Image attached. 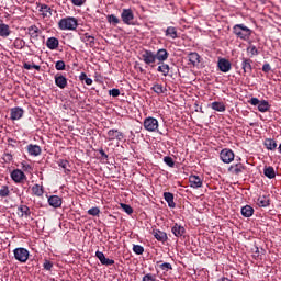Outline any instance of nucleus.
<instances>
[{
	"label": "nucleus",
	"mask_w": 281,
	"mask_h": 281,
	"mask_svg": "<svg viewBox=\"0 0 281 281\" xmlns=\"http://www.w3.org/2000/svg\"><path fill=\"white\" fill-rule=\"evenodd\" d=\"M233 34L238 38L239 41H250L251 34H254V30L249 29V26L245 24H235L233 26Z\"/></svg>",
	"instance_id": "1"
},
{
	"label": "nucleus",
	"mask_w": 281,
	"mask_h": 281,
	"mask_svg": "<svg viewBox=\"0 0 281 281\" xmlns=\"http://www.w3.org/2000/svg\"><path fill=\"white\" fill-rule=\"evenodd\" d=\"M77 27H78V19L74 16L63 18L58 22V30H61V31L74 32V30H77Z\"/></svg>",
	"instance_id": "2"
},
{
	"label": "nucleus",
	"mask_w": 281,
	"mask_h": 281,
	"mask_svg": "<svg viewBox=\"0 0 281 281\" xmlns=\"http://www.w3.org/2000/svg\"><path fill=\"white\" fill-rule=\"evenodd\" d=\"M251 106H258L260 113H267L271 110V104L267 100H259L258 98H251L249 101Z\"/></svg>",
	"instance_id": "3"
},
{
	"label": "nucleus",
	"mask_w": 281,
	"mask_h": 281,
	"mask_svg": "<svg viewBox=\"0 0 281 281\" xmlns=\"http://www.w3.org/2000/svg\"><path fill=\"white\" fill-rule=\"evenodd\" d=\"M139 60H143V63H145V65H148L149 67H155V63H157L155 58V53L148 49H145L140 53Z\"/></svg>",
	"instance_id": "4"
},
{
	"label": "nucleus",
	"mask_w": 281,
	"mask_h": 281,
	"mask_svg": "<svg viewBox=\"0 0 281 281\" xmlns=\"http://www.w3.org/2000/svg\"><path fill=\"white\" fill-rule=\"evenodd\" d=\"M228 172L234 177H240V175H245V172H247V166L243 162L233 164L228 167Z\"/></svg>",
	"instance_id": "5"
},
{
	"label": "nucleus",
	"mask_w": 281,
	"mask_h": 281,
	"mask_svg": "<svg viewBox=\"0 0 281 281\" xmlns=\"http://www.w3.org/2000/svg\"><path fill=\"white\" fill-rule=\"evenodd\" d=\"M13 256L18 262H27L30 260V250L25 248H15L13 250Z\"/></svg>",
	"instance_id": "6"
},
{
	"label": "nucleus",
	"mask_w": 281,
	"mask_h": 281,
	"mask_svg": "<svg viewBox=\"0 0 281 281\" xmlns=\"http://www.w3.org/2000/svg\"><path fill=\"white\" fill-rule=\"evenodd\" d=\"M121 19L125 25H135V14L132 9H123Z\"/></svg>",
	"instance_id": "7"
},
{
	"label": "nucleus",
	"mask_w": 281,
	"mask_h": 281,
	"mask_svg": "<svg viewBox=\"0 0 281 281\" xmlns=\"http://www.w3.org/2000/svg\"><path fill=\"white\" fill-rule=\"evenodd\" d=\"M144 128L145 131H148L149 133H155L157 128H159V121L157 119L149 116L144 120Z\"/></svg>",
	"instance_id": "8"
},
{
	"label": "nucleus",
	"mask_w": 281,
	"mask_h": 281,
	"mask_svg": "<svg viewBox=\"0 0 281 281\" xmlns=\"http://www.w3.org/2000/svg\"><path fill=\"white\" fill-rule=\"evenodd\" d=\"M254 64V60L247 58V57H241V69L244 76H251L254 72V67L251 66Z\"/></svg>",
	"instance_id": "9"
},
{
	"label": "nucleus",
	"mask_w": 281,
	"mask_h": 281,
	"mask_svg": "<svg viewBox=\"0 0 281 281\" xmlns=\"http://www.w3.org/2000/svg\"><path fill=\"white\" fill-rule=\"evenodd\" d=\"M11 179L14 183H24V181H27V176L21 169H14L11 172Z\"/></svg>",
	"instance_id": "10"
},
{
	"label": "nucleus",
	"mask_w": 281,
	"mask_h": 281,
	"mask_svg": "<svg viewBox=\"0 0 281 281\" xmlns=\"http://www.w3.org/2000/svg\"><path fill=\"white\" fill-rule=\"evenodd\" d=\"M37 8L38 9V12L41 13L42 15V19H52V15H53V9H50L49 5L45 4V3H37Z\"/></svg>",
	"instance_id": "11"
},
{
	"label": "nucleus",
	"mask_w": 281,
	"mask_h": 281,
	"mask_svg": "<svg viewBox=\"0 0 281 281\" xmlns=\"http://www.w3.org/2000/svg\"><path fill=\"white\" fill-rule=\"evenodd\" d=\"M220 157L223 161V164H232V161H234V151L232 149H223L221 153H220Z\"/></svg>",
	"instance_id": "12"
},
{
	"label": "nucleus",
	"mask_w": 281,
	"mask_h": 281,
	"mask_svg": "<svg viewBox=\"0 0 281 281\" xmlns=\"http://www.w3.org/2000/svg\"><path fill=\"white\" fill-rule=\"evenodd\" d=\"M217 67L222 74H228V71H232V63L225 58L218 59Z\"/></svg>",
	"instance_id": "13"
},
{
	"label": "nucleus",
	"mask_w": 281,
	"mask_h": 281,
	"mask_svg": "<svg viewBox=\"0 0 281 281\" xmlns=\"http://www.w3.org/2000/svg\"><path fill=\"white\" fill-rule=\"evenodd\" d=\"M81 43H85L87 47H95V37L93 35H90L89 33H83L80 36Z\"/></svg>",
	"instance_id": "14"
},
{
	"label": "nucleus",
	"mask_w": 281,
	"mask_h": 281,
	"mask_svg": "<svg viewBox=\"0 0 281 281\" xmlns=\"http://www.w3.org/2000/svg\"><path fill=\"white\" fill-rule=\"evenodd\" d=\"M154 56L158 63H166L170 56V53H168L166 48H160L154 53Z\"/></svg>",
	"instance_id": "15"
},
{
	"label": "nucleus",
	"mask_w": 281,
	"mask_h": 281,
	"mask_svg": "<svg viewBox=\"0 0 281 281\" xmlns=\"http://www.w3.org/2000/svg\"><path fill=\"white\" fill-rule=\"evenodd\" d=\"M255 203L258 207H269L271 205V195H259Z\"/></svg>",
	"instance_id": "16"
},
{
	"label": "nucleus",
	"mask_w": 281,
	"mask_h": 281,
	"mask_svg": "<svg viewBox=\"0 0 281 281\" xmlns=\"http://www.w3.org/2000/svg\"><path fill=\"white\" fill-rule=\"evenodd\" d=\"M108 139L109 142H114V139L122 142V139H124V133L120 132L119 130H110L108 132Z\"/></svg>",
	"instance_id": "17"
},
{
	"label": "nucleus",
	"mask_w": 281,
	"mask_h": 281,
	"mask_svg": "<svg viewBox=\"0 0 281 281\" xmlns=\"http://www.w3.org/2000/svg\"><path fill=\"white\" fill-rule=\"evenodd\" d=\"M95 257L98 260H100L101 265H105V267H111L112 265H115V260L109 259L104 256V252L98 250L95 252Z\"/></svg>",
	"instance_id": "18"
},
{
	"label": "nucleus",
	"mask_w": 281,
	"mask_h": 281,
	"mask_svg": "<svg viewBox=\"0 0 281 281\" xmlns=\"http://www.w3.org/2000/svg\"><path fill=\"white\" fill-rule=\"evenodd\" d=\"M189 183H190V187L194 189L203 188V178L191 175L189 177Z\"/></svg>",
	"instance_id": "19"
},
{
	"label": "nucleus",
	"mask_w": 281,
	"mask_h": 281,
	"mask_svg": "<svg viewBox=\"0 0 281 281\" xmlns=\"http://www.w3.org/2000/svg\"><path fill=\"white\" fill-rule=\"evenodd\" d=\"M55 85L59 89H66L67 88V77H65L60 72L56 74L55 75Z\"/></svg>",
	"instance_id": "20"
},
{
	"label": "nucleus",
	"mask_w": 281,
	"mask_h": 281,
	"mask_svg": "<svg viewBox=\"0 0 281 281\" xmlns=\"http://www.w3.org/2000/svg\"><path fill=\"white\" fill-rule=\"evenodd\" d=\"M171 232L176 238H181L186 235V227L179 225L178 223L173 224Z\"/></svg>",
	"instance_id": "21"
},
{
	"label": "nucleus",
	"mask_w": 281,
	"mask_h": 281,
	"mask_svg": "<svg viewBox=\"0 0 281 281\" xmlns=\"http://www.w3.org/2000/svg\"><path fill=\"white\" fill-rule=\"evenodd\" d=\"M26 150H27L29 155H31V157H38V155H41V153H43V149H41V146L34 145V144H29L26 146Z\"/></svg>",
	"instance_id": "22"
},
{
	"label": "nucleus",
	"mask_w": 281,
	"mask_h": 281,
	"mask_svg": "<svg viewBox=\"0 0 281 281\" xmlns=\"http://www.w3.org/2000/svg\"><path fill=\"white\" fill-rule=\"evenodd\" d=\"M48 204L50 205V207L58 209L63 205V198L58 195H50L48 198Z\"/></svg>",
	"instance_id": "23"
},
{
	"label": "nucleus",
	"mask_w": 281,
	"mask_h": 281,
	"mask_svg": "<svg viewBox=\"0 0 281 281\" xmlns=\"http://www.w3.org/2000/svg\"><path fill=\"white\" fill-rule=\"evenodd\" d=\"M158 65V68H157V71L158 74H161V76H169L170 75V65L164 63V61H160V63H157Z\"/></svg>",
	"instance_id": "24"
},
{
	"label": "nucleus",
	"mask_w": 281,
	"mask_h": 281,
	"mask_svg": "<svg viewBox=\"0 0 281 281\" xmlns=\"http://www.w3.org/2000/svg\"><path fill=\"white\" fill-rule=\"evenodd\" d=\"M29 36L33 41H38V34H41V29L36 25H31L27 27Z\"/></svg>",
	"instance_id": "25"
},
{
	"label": "nucleus",
	"mask_w": 281,
	"mask_h": 281,
	"mask_svg": "<svg viewBox=\"0 0 281 281\" xmlns=\"http://www.w3.org/2000/svg\"><path fill=\"white\" fill-rule=\"evenodd\" d=\"M263 146L267 148V150L276 151L278 150V143L273 138H266L263 140Z\"/></svg>",
	"instance_id": "26"
},
{
	"label": "nucleus",
	"mask_w": 281,
	"mask_h": 281,
	"mask_svg": "<svg viewBox=\"0 0 281 281\" xmlns=\"http://www.w3.org/2000/svg\"><path fill=\"white\" fill-rule=\"evenodd\" d=\"M153 236L159 243H166V240H168V234H166V232L164 231H159V229L153 231Z\"/></svg>",
	"instance_id": "27"
},
{
	"label": "nucleus",
	"mask_w": 281,
	"mask_h": 281,
	"mask_svg": "<svg viewBox=\"0 0 281 281\" xmlns=\"http://www.w3.org/2000/svg\"><path fill=\"white\" fill-rule=\"evenodd\" d=\"M164 199L168 203V207H177V203H175V194H172L171 192H165Z\"/></svg>",
	"instance_id": "28"
},
{
	"label": "nucleus",
	"mask_w": 281,
	"mask_h": 281,
	"mask_svg": "<svg viewBox=\"0 0 281 281\" xmlns=\"http://www.w3.org/2000/svg\"><path fill=\"white\" fill-rule=\"evenodd\" d=\"M23 109L22 108H12L11 109V120L16 121L23 117Z\"/></svg>",
	"instance_id": "29"
},
{
	"label": "nucleus",
	"mask_w": 281,
	"mask_h": 281,
	"mask_svg": "<svg viewBox=\"0 0 281 281\" xmlns=\"http://www.w3.org/2000/svg\"><path fill=\"white\" fill-rule=\"evenodd\" d=\"M251 254H252V258L255 260H262V256L265 254V249H262V248L260 249V248H258V246H254L251 248Z\"/></svg>",
	"instance_id": "30"
},
{
	"label": "nucleus",
	"mask_w": 281,
	"mask_h": 281,
	"mask_svg": "<svg viewBox=\"0 0 281 281\" xmlns=\"http://www.w3.org/2000/svg\"><path fill=\"white\" fill-rule=\"evenodd\" d=\"M58 45H60V42L56 37H49L46 41V47H48V49H58Z\"/></svg>",
	"instance_id": "31"
},
{
	"label": "nucleus",
	"mask_w": 281,
	"mask_h": 281,
	"mask_svg": "<svg viewBox=\"0 0 281 281\" xmlns=\"http://www.w3.org/2000/svg\"><path fill=\"white\" fill-rule=\"evenodd\" d=\"M188 59H189V63L193 65V67H196V65L201 63V56L199 55V53H190L188 55Z\"/></svg>",
	"instance_id": "32"
},
{
	"label": "nucleus",
	"mask_w": 281,
	"mask_h": 281,
	"mask_svg": "<svg viewBox=\"0 0 281 281\" xmlns=\"http://www.w3.org/2000/svg\"><path fill=\"white\" fill-rule=\"evenodd\" d=\"M211 109H213V111H218V113H225V103L223 102H218V101H214L212 104H211Z\"/></svg>",
	"instance_id": "33"
},
{
	"label": "nucleus",
	"mask_w": 281,
	"mask_h": 281,
	"mask_svg": "<svg viewBox=\"0 0 281 281\" xmlns=\"http://www.w3.org/2000/svg\"><path fill=\"white\" fill-rule=\"evenodd\" d=\"M10 34H11L10 26L5 23L0 24V36H2V38H8Z\"/></svg>",
	"instance_id": "34"
},
{
	"label": "nucleus",
	"mask_w": 281,
	"mask_h": 281,
	"mask_svg": "<svg viewBox=\"0 0 281 281\" xmlns=\"http://www.w3.org/2000/svg\"><path fill=\"white\" fill-rule=\"evenodd\" d=\"M18 211L21 212V218H23V216H25L26 218L32 216V211H30V206L27 205H20L18 207Z\"/></svg>",
	"instance_id": "35"
},
{
	"label": "nucleus",
	"mask_w": 281,
	"mask_h": 281,
	"mask_svg": "<svg viewBox=\"0 0 281 281\" xmlns=\"http://www.w3.org/2000/svg\"><path fill=\"white\" fill-rule=\"evenodd\" d=\"M263 175L268 179H276V169L271 166L265 167L263 168Z\"/></svg>",
	"instance_id": "36"
},
{
	"label": "nucleus",
	"mask_w": 281,
	"mask_h": 281,
	"mask_svg": "<svg viewBox=\"0 0 281 281\" xmlns=\"http://www.w3.org/2000/svg\"><path fill=\"white\" fill-rule=\"evenodd\" d=\"M241 215L245 216V218H251V216H254V207H251V205L241 207Z\"/></svg>",
	"instance_id": "37"
},
{
	"label": "nucleus",
	"mask_w": 281,
	"mask_h": 281,
	"mask_svg": "<svg viewBox=\"0 0 281 281\" xmlns=\"http://www.w3.org/2000/svg\"><path fill=\"white\" fill-rule=\"evenodd\" d=\"M165 36H168L169 38H179V35L177 34V29L175 26H169L165 31Z\"/></svg>",
	"instance_id": "38"
},
{
	"label": "nucleus",
	"mask_w": 281,
	"mask_h": 281,
	"mask_svg": "<svg viewBox=\"0 0 281 281\" xmlns=\"http://www.w3.org/2000/svg\"><path fill=\"white\" fill-rule=\"evenodd\" d=\"M151 91H154V93H157V95H161V93H166L168 89H166L161 83H155L151 87Z\"/></svg>",
	"instance_id": "39"
},
{
	"label": "nucleus",
	"mask_w": 281,
	"mask_h": 281,
	"mask_svg": "<svg viewBox=\"0 0 281 281\" xmlns=\"http://www.w3.org/2000/svg\"><path fill=\"white\" fill-rule=\"evenodd\" d=\"M32 192L35 196H43L44 194L43 187H41L40 184H34L32 187Z\"/></svg>",
	"instance_id": "40"
},
{
	"label": "nucleus",
	"mask_w": 281,
	"mask_h": 281,
	"mask_svg": "<svg viewBox=\"0 0 281 281\" xmlns=\"http://www.w3.org/2000/svg\"><path fill=\"white\" fill-rule=\"evenodd\" d=\"M13 45L15 49H23L25 47V40L18 37L14 40Z\"/></svg>",
	"instance_id": "41"
},
{
	"label": "nucleus",
	"mask_w": 281,
	"mask_h": 281,
	"mask_svg": "<svg viewBox=\"0 0 281 281\" xmlns=\"http://www.w3.org/2000/svg\"><path fill=\"white\" fill-rule=\"evenodd\" d=\"M106 21L110 25H117L120 23V18L115 16V14H110L106 16Z\"/></svg>",
	"instance_id": "42"
},
{
	"label": "nucleus",
	"mask_w": 281,
	"mask_h": 281,
	"mask_svg": "<svg viewBox=\"0 0 281 281\" xmlns=\"http://www.w3.org/2000/svg\"><path fill=\"white\" fill-rule=\"evenodd\" d=\"M58 166L63 168L64 170H67L68 172H71L69 168H71V165H69V160H58Z\"/></svg>",
	"instance_id": "43"
},
{
	"label": "nucleus",
	"mask_w": 281,
	"mask_h": 281,
	"mask_svg": "<svg viewBox=\"0 0 281 281\" xmlns=\"http://www.w3.org/2000/svg\"><path fill=\"white\" fill-rule=\"evenodd\" d=\"M1 199H5V196H10V188L8 186H2L0 189Z\"/></svg>",
	"instance_id": "44"
},
{
	"label": "nucleus",
	"mask_w": 281,
	"mask_h": 281,
	"mask_svg": "<svg viewBox=\"0 0 281 281\" xmlns=\"http://www.w3.org/2000/svg\"><path fill=\"white\" fill-rule=\"evenodd\" d=\"M89 216H100V207L94 206L88 210Z\"/></svg>",
	"instance_id": "45"
},
{
	"label": "nucleus",
	"mask_w": 281,
	"mask_h": 281,
	"mask_svg": "<svg viewBox=\"0 0 281 281\" xmlns=\"http://www.w3.org/2000/svg\"><path fill=\"white\" fill-rule=\"evenodd\" d=\"M133 251L137 256H142V254H144V247L142 245H134L133 246Z\"/></svg>",
	"instance_id": "46"
},
{
	"label": "nucleus",
	"mask_w": 281,
	"mask_h": 281,
	"mask_svg": "<svg viewBox=\"0 0 281 281\" xmlns=\"http://www.w3.org/2000/svg\"><path fill=\"white\" fill-rule=\"evenodd\" d=\"M159 269H161V271H172V265L169 262H164L159 265Z\"/></svg>",
	"instance_id": "47"
},
{
	"label": "nucleus",
	"mask_w": 281,
	"mask_h": 281,
	"mask_svg": "<svg viewBox=\"0 0 281 281\" xmlns=\"http://www.w3.org/2000/svg\"><path fill=\"white\" fill-rule=\"evenodd\" d=\"M164 162L169 166V168H175V160L170 156L164 157Z\"/></svg>",
	"instance_id": "48"
},
{
	"label": "nucleus",
	"mask_w": 281,
	"mask_h": 281,
	"mask_svg": "<svg viewBox=\"0 0 281 281\" xmlns=\"http://www.w3.org/2000/svg\"><path fill=\"white\" fill-rule=\"evenodd\" d=\"M43 268L46 270V271H52V269L54 268V262L45 259L44 260V263H43Z\"/></svg>",
	"instance_id": "49"
},
{
	"label": "nucleus",
	"mask_w": 281,
	"mask_h": 281,
	"mask_svg": "<svg viewBox=\"0 0 281 281\" xmlns=\"http://www.w3.org/2000/svg\"><path fill=\"white\" fill-rule=\"evenodd\" d=\"M247 52H249V54H251V56H258L260 54V52H258V48L255 45H250L247 48Z\"/></svg>",
	"instance_id": "50"
},
{
	"label": "nucleus",
	"mask_w": 281,
	"mask_h": 281,
	"mask_svg": "<svg viewBox=\"0 0 281 281\" xmlns=\"http://www.w3.org/2000/svg\"><path fill=\"white\" fill-rule=\"evenodd\" d=\"M65 63L63 60H58L55 64V69H57V71H65Z\"/></svg>",
	"instance_id": "51"
},
{
	"label": "nucleus",
	"mask_w": 281,
	"mask_h": 281,
	"mask_svg": "<svg viewBox=\"0 0 281 281\" xmlns=\"http://www.w3.org/2000/svg\"><path fill=\"white\" fill-rule=\"evenodd\" d=\"M121 207L126 214H133V207L131 205L121 203Z\"/></svg>",
	"instance_id": "52"
},
{
	"label": "nucleus",
	"mask_w": 281,
	"mask_h": 281,
	"mask_svg": "<svg viewBox=\"0 0 281 281\" xmlns=\"http://www.w3.org/2000/svg\"><path fill=\"white\" fill-rule=\"evenodd\" d=\"M109 95H112V98H119L120 89L113 88V89L109 90Z\"/></svg>",
	"instance_id": "53"
},
{
	"label": "nucleus",
	"mask_w": 281,
	"mask_h": 281,
	"mask_svg": "<svg viewBox=\"0 0 281 281\" xmlns=\"http://www.w3.org/2000/svg\"><path fill=\"white\" fill-rule=\"evenodd\" d=\"M143 281H157V279L155 278V274L147 273L143 277Z\"/></svg>",
	"instance_id": "54"
},
{
	"label": "nucleus",
	"mask_w": 281,
	"mask_h": 281,
	"mask_svg": "<svg viewBox=\"0 0 281 281\" xmlns=\"http://www.w3.org/2000/svg\"><path fill=\"white\" fill-rule=\"evenodd\" d=\"M86 0H71L72 5H77L80 8L81 5H85Z\"/></svg>",
	"instance_id": "55"
},
{
	"label": "nucleus",
	"mask_w": 281,
	"mask_h": 281,
	"mask_svg": "<svg viewBox=\"0 0 281 281\" xmlns=\"http://www.w3.org/2000/svg\"><path fill=\"white\" fill-rule=\"evenodd\" d=\"M13 157H12V154H4L3 155V160L7 162V164H10V161H12Z\"/></svg>",
	"instance_id": "56"
},
{
	"label": "nucleus",
	"mask_w": 281,
	"mask_h": 281,
	"mask_svg": "<svg viewBox=\"0 0 281 281\" xmlns=\"http://www.w3.org/2000/svg\"><path fill=\"white\" fill-rule=\"evenodd\" d=\"M262 71H263V74H269V71H271V65L263 64Z\"/></svg>",
	"instance_id": "57"
},
{
	"label": "nucleus",
	"mask_w": 281,
	"mask_h": 281,
	"mask_svg": "<svg viewBox=\"0 0 281 281\" xmlns=\"http://www.w3.org/2000/svg\"><path fill=\"white\" fill-rule=\"evenodd\" d=\"M14 144H16V139L8 138V145L11 146V148H14Z\"/></svg>",
	"instance_id": "58"
},
{
	"label": "nucleus",
	"mask_w": 281,
	"mask_h": 281,
	"mask_svg": "<svg viewBox=\"0 0 281 281\" xmlns=\"http://www.w3.org/2000/svg\"><path fill=\"white\" fill-rule=\"evenodd\" d=\"M99 154L101 155V157L103 159H109V155H106V153L104 151V149H99Z\"/></svg>",
	"instance_id": "59"
},
{
	"label": "nucleus",
	"mask_w": 281,
	"mask_h": 281,
	"mask_svg": "<svg viewBox=\"0 0 281 281\" xmlns=\"http://www.w3.org/2000/svg\"><path fill=\"white\" fill-rule=\"evenodd\" d=\"M87 78L88 77L85 72H81L80 76H79V80H81V82H85Z\"/></svg>",
	"instance_id": "60"
},
{
	"label": "nucleus",
	"mask_w": 281,
	"mask_h": 281,
	"mask_svg": "<svg viewBox=\"0 0 281 281\" xmlns=\"http://www.w3.org/2000/svg\"><path fill=\"white\" fill-rule=\"evenodd\" d=\"M83 82H86V85L90 87V85H93V79L87 77V79Z\"/></svg>",
	"instance_id": "61"
},
{
	"label": "nucleus",
	"mask_w": 281,
	"mask_h": 281,
	"mask_svg": "<svg viewBox=\"0 0 281 281\" xmlns=\"http://www.w3.org/2000/svg\"><path fill=\"white\" fill-rule=\"evenodd\" d=\"M23 67L27 70L32 69V65L27 64V63H24L23 64Z\"/></svg>",
	"instance_id": "62"
},
{
	"label": "nucleus",
	"mask_w": 281,
	"mask_h": 281,
	"mask_svg": "<svg viewBox=\"0 0 281 281\" xmlns=\"http://www.w3.org/2000/svg\"><path fill=\"white\" fill-rule=\"evenodd\" d=\"M22 168L23 170H32V167L30 165H23Z\"/></svg>",
	"instance_id": "63"
},
{
	"label": "nucleus",
	"mask_w": 281,
	"mask_h": 281,
	"mask_svg": "<svg viewBox=\"0 0 281 281\" xmlns=\"http://www.w3.org/2000/svg\"><path fill=\"white\" fill-rule=\"evenodd\" d=\"M217 281H232V280L227 277H222Z\"/></svg>",
	"instance_id": "64"
}]
</instances>
